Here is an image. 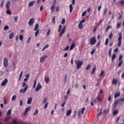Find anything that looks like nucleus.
I'll return each mask as SVG.
<instances>
[{"label": "nucleus", "mask_w": 124, "mask_h": 124, "mask_svg": "<svg viewBox=\"0 0 124 124\" xmlns=\"http://www.w3.org/2000/svg\"><path fill=\"white\" fill-rule=\"evenodd\" d=\"M118 34L119 37L117 40V41H118L117 45L118 47H121V46H122V41L123 39V36H122V32H119Z\"/></svg>", "instance_id": "obj_1"}, {"label": "nucleus", "mask_w": 124, "mask_h": 124, "mask_svg": "<svg viewBox=\"0 0 124 124\" xmlns=\"http://www.w3.org/2000/svg\"><path fill=\"white\" fill-rule=\"evenodd\" d=\"M74 62L77 65V69H79V68H81V66H82V65L83 64V60H81V61L80 60H78L75 61Z\"/></svg>", "instance_id": "obj_2"}, {"label": "nucleus", "mask_w": 124, "mask_h": 124, "mask_svg": "<svg viewBox=\"0 0 124 124\" xmlns=\"http://www.w3.org/2000/svg\"><path fill=\"white\" fill-rule=\"evenodd\" d=\"M85 110H86V108L83 107L80 109V110L78 111V116L79 119H81V115L84 114V112L85 111Z\"/></svg>", "instance_id": "obj_3"}, {"label": "nucleus", "mask_w": 124, "mask_h": 124, "mask_svg": "<svg viewBox=\"0 0 124 124\" xmlns=\"http://www.w3.org/2000/svg\"><path fill=\"white\" fill-rule=\"evenodd\" d=\"M91 45H94L96 43V38L95 37H92L90 40Z\"/></svg>", "instance_id": "obj_4"}, {"label": "nucleus", "mask_w": 124, "mask_h": 124, "mask_svg": "<svg viewBox=\"0 0 124 124\" xmlns=\"http://www.w3.org/2000/svg\"><path fill=\"white\" fill-rule=\"evenodd\" d=\"M3 64L4 67H7L8 66V59L7 58H4L3 59Z\"/></svg>", "instance_id": "obj_5"}, {"label": "nucleus", "mask_w": 124, "mask_h": 124, "mask_svg": "<svg viewBox=\"0 0 124 124\" xmlns=\"http://www.w3.org/2000/svg\"><path fill=\"white\" fill-rule=\"evenodd\" d=\"M40 89H42V86H41L40 83H38L37 84V87L35 89V92H38Z\"/></svg>", "instance_id": "obj_6"}, {"label": "nucleus", "mask_w": 124, "mask_h": 124, "mask_svg": "<svg viewBox=\"0 0 124 124\" xmlns=\"http://www.w3.org/2000/svg\"><path fill=\"white\" fill-rule=\"evenodd\" d=\"M93 101L94 102V103H99L101 100H100V98H99V96H97L95 99L93 100Z\"/></svg>", "instance_id": "obj_7"}, {"label": "nucleus", "mask_w": 124, "mask_h": 124, "mask_svg": "<svg viewBox=\"0 0 124 124\" xmlns=\"http://www.w3.org/2000/svg\"><path fill=\"white\" fill-rule=\"evenodd\" d=\"M8 83V79L5 78L1 83V86H4Z\"/></svg>", "instance_id": "obj_8"}, {"label": "nucleus", "mask_w": 124, "mask_h": 124, "mask_svg": "<svg viewBox=\"0 0 124 124\" xmlns=\"http://www.w3.org/2000/svg\"><path fill=\"white\" fill-rule=\"evenodd\" d=\"M120 102V99L115 100L113 103V107H117L118 106V104H119Z\"/></svg>", "instance_id": "obj_9"}, {"label": "nucleus", "mask_w": 124, "mask_h": 124, "mask_svg": "<svg viewBox=\"0 0 124 124\" xmlns=\"http://www.w3.org/2000/svg\"><path fill=\"white\" fill-rule=\"evenodd\" d=\"M31 110V107L29 106L28 108H26L25 110L23 113L24 116H26L28 114V112Z\"/></svg>", "instance_id": "obj_10"}, {"label": "nucleus", "mask_w": 124, "mask_h": 124, "mask_svg": "<svg viewBox=\"0 0 124 124\" xmlns=\"http://www.w3.org/2000/svg\"><path fill=\"white\" fill-rule=\"evenodd\" d=\"M46 58H48V56L47 55L43 56L40 59V62H43L45 61V59H46Z\"/></svg>", "instance_id": "obj_11"}, {"label": "nucleus", "mask_w": 124, "mask_h": 124, "mask_svg": "<svg viewBox=\"0 0 124 124\" xmlns=\"http://www.w3.org/2000/svg\"><path fill=\"white\" fill-rule=\"evenodd\" d=\"M65 29L66 27L65 26H64V27H63L60 34V37H62V34H63V33H64V32H65Z\"/></svg>", "instance_id": "obj_12"}, {"label": "nucleus", "mask_w": 124, "mask_h": 124, "mask_svg": "<svg viewBox=\"0 0 124 124\" xmlns=\"http://www.w3.org/2000/svg\"><path fill=\"white\" fill-rule=\"evenodd\" d=\"M33 23H34V19L33 18H31L29 21V25L32 26L33 25Z\"/></svg>", "instance_id": "obj_13"}, {"label": "nucleus", "mask_w": 124, "mask_h": 124, "mask_svg": "<svg viewBox=\"0 0 124 124\" xmlns=\"http://www.w3.org/2000/svg\"><path fill=\"white\" fill-rule=\"evenodd\" d=\"M45 82L46 84H49V82H50V78L49 77H45Z\"/></svg>", "instance_id": "obj_14"}, {"label": "nucleus", "mask_w": 124, "mask_h": 124, "mask_svg": "<svg viewBox=\"0 0 124 124\" xmlns=\"http://www.w3.org/2000/svg\"><path fill=\"white\" fill-rule=\"evenodd\" d=\"M112 85H117L118 84V79L113 78L112 81Z\"/></svg>", "instance_id": "obj_15"}, {"label": "nucleus", "mask_w": 124, "mask_h": 124, "mask_svg": "<svg viewBox=\"0 0 124 124\" xmlns=\"http://www.w3.org/2000/svg\"><path fill=\"white\" fill-rule=\"evenodd\" d=\"M69 8L70 10V13H72V11H73V5H72V4H70L69 5Z\"/></svg>", "instance_id": "obj_16"}, {"label": "nucleus", "mask_w": 124, "mask_h": 124, "mask_svg": "<svg viewBox=\"0 0 124 124\" xmlns=\"http://www.w3.org/2000/svg\"><path fill=\"white\" fill-rule=\"evenodd\" d=\"M32 101V97H30L27 100V104H31V102Z\"/></svg>", "instance_id": "obj_17"}, {"label": "nucleus", "mask_w": 124, "mask_h": 124, "mask_svg": "<svg viewBox=\"0 0 124 124\" xmlns=\"http://www.w3.org/2000/svg\"><path fill=\"white\" fill-rule=\"evenodd\" d=\"M121 95V93L120 92H117L114 94V98H117Z\"/></svg>", "instance_id": "obj_18"}, {"label": "nucleus", "mask_w": 124, "mask_h": 124, "mask_svg": "<svg viewBox=\"0 0 124 124\" xmlns=\"http://www.w3.org/2000/svg\"><path fill=\"white\" fill-rule=\"evenodd\" d=\"M74 48H75V43H73L70 46V51H71V50H73Z\"/></svg>", "instance_id": "obj_19"}, {"label": "nucleus", "mask_w": 124, "mask_h": 124, "mask_svg": "<svg viewBox=\"0 0 124 124\" xmlns=\"http://www.w3.org/2000/svg\"><path fill=\"white\" fill-rule=\"evenodd\" d=\"M23 73H24V72L23 71L21 72L19 77V78H18V82H20L21 81V78H22V76H23Z\"/></svg>", "instance_id": "obj_20"}, {"label": "nucleus", "mask_w": 124, "mask_h": 124, "mask_svg": "<svg viewBox=\"0 0 124 124\" xmlns=\"http://www.w3.org/2000/svg\"><path fill=\"white\" fill-rule=\"evenodd\" d=\"M118 114H119V110L117 109H115L113 113V116H117V115H118Z\"/></svg>", "instance_id": "obj_21"}, {"label": "nucleus", "mask_w": 124, "mask_h": 124, "mask_svg": "<svg viewBox=\"0 0 124 124\" xmlns=\"http://www.w3.org/2000/svg\"><path fill=\"white\" fill-rule=\"evenodd\" d=\"M116 58H117V55H116V54H115V53H113L112 55V58H111L112 62H113V61H114V60L116 59Z\"/></svg>", "instance_id": "obj_22"}, {"label": "nucleus", "mask_w": 124, "mask_h": 124, "mask_svg": "<svg viewBox=\"0 0 124 124\" xmlns=\"http://www.w3.org/2000/svg\"><path fill=\"white\" fill-rule=\"evenodd\" d=\"M47 48H49V45L47 44L42 49V52H43V51H45L46 49H47Z\"/></svg>", "instance_id": "obj_23"}, {"label": "nucleus", "mask_w": 124, "mask_h": 124, "mask_svg": "<svg viewBox=\"0 0 124 124\" xmlns=\"http://www.w3.org/2000/svg\"><path fill=\"white\" fill-rule=\"evenodd\" d=\"M11 4V3L10 2V1H9L6 4V8H7V9H8Z\"/></svg>", "instance_id": "obj_24"}, {"label": "nucleus", "mask_w": 124, "mask_h": 124, "mask_svg": "<svg viewBox=\"0 0 124 124\" xmlns=\"http://www.w3.org/2000/svg\"><path fill=\"white\" fill-rule=\"evenodd\" d=\"M34 4V1H32L30 2L29 3V7H31V6H33Z\"/></svg>", "instance_id": "obj_25"}, {"label": "nucleus", "mask_w": 124, "mask_h": 124, "mask_svg": "<svg viewBox=\"0 0 124 124\" xmlns=\"http://www.w3.org/2000/svg\"><path fill=\"white\" fill-rule=\"evenodd\" d=\"M39 25L38 23H36L35 25L34 31H37L38 30Z\"/></svg>", "instance_id": "obj_26"}, {"label": "nucleus", "mask_w": 124, "mask_h": 124, "mask_svg": "<svg viewBox=\"0 0 124 124\" xmlns=\"http://www.w3.org/2000/svg\"><path fill=\"white\" fill-rule=\"evenodd\" d=\"M27 91H28V85H26V86L23 89L22 93H25Z\"/></svg>", "instance_id": "obj_27"}, {"label": "nucleus", "mask_w": 124, "mask_h": 124, "mask_svg": "<svg viewBox=\"0 0 124 124\" xmlns=\"http://www.w3.org/2000/svg\"><path fill=\"white\" fill-rule=\"evenodd\" d=\"M72 112V111L71 110V109L68 110L66 113V116H70V115H71Z\"/></svg>", "instance_id": "obj_28"}, {"label": "nucleus", "mask_w": 124, "mask_h": 124, "mask_svg": "<svg viewBox=\"0 0 124 124\" xmlns=\"http://www.w3.org/2000/svg\"><path fill=\"white\" fill-rule=\"evenodd\" d=\"M78 28L79 30H82L83 29V24L80 22L78 24Z\"/></svg>", "instance_id": "obj_29"}, {"label": "nucleus", "mask_w": 124, "mask_h": 124, "mask_svg": "<svg viewBox=\"0 0 124 124\" xmlns=\"http://www.w3.org/2000/svg\"><path fill=\"white\" fill-rule=\"evenodd\" d=\"M13 36H14V33L12 32L9 36V39H12V38H13Z\"/></svg>", "instance_id": "obj_30"}, {"label": "nucleus", "mask_w": 124, "mask_h": 124, "mask_svg": "<svg viewBox=\"0 0 124 124\" xmlns=\"http://www.w3.org/2000/svg\"><path fill=\"white\" fill-rule=\"evenodd\" d=\"M51 12H54L55 11V6L52 5L50 8Z\"/></svg>", "instance_id": "obj_31"}, {"label": "nucleus", "mask_w": 124, "mask_h": 124, "mask_svg": "<svg viewBox=\"0 0 124 124\" xmlns=\"http://www.w3.org/2000/svg\"><path fill=\"white\" fill-rule=\"evenodd\" d=\"M36 83H37V80L36 79H35L34 80V84H33V88L34 89H35V87H36Z\"/></svg>", "instance_id": "obj_32"}, {"label": "nucleus", "mask_w": 124, "mask_h": 124, "mask_svg": "<svg viewBox=\"0 0 124 124\" xmlns=\"http://www.w3.org/2000/svg\"><path fill=\"white\" fill-rule=\"evenodd\" d=\"M121 26H122V23L121 22L117 23V29H120V28H121Z\"/></svg>", "instance_id": "obj_33"}, {"label": "nucleus", "mask_w": 124, "mask_h": 124, "mask_svg": "<svg viewBox=\"0 0 124 124\" xmlns=\"http://www.w3.org/2000/svg\"><path fill=\"white\" fill-rule=\"evenodd\" d=\"M101 82V80H100V79H97V84H96L97 87L98 86L99 84H100Z\"/></svg>", "instance_id": "obj_34"}, {"label": "nucleus", "mask_w": 124, "mask_h": 124, "mask_svg": "<svg viewBox=\"0 0 124 124\" xmlns=\"http://www.w3.org/2000/svg\"><path fill=\"white\" fill-rule=\"evenodd\" d=\"M95 70H96V67L94 66V67L93 68V71H92V75H93V73H95Z\"/></svg>", "instance_id": "obj_35"}, {"label": "nucleus", "mask_w": 124, "mask_h": 124, "mask_svg": "<svg viewBox=\"0 0 124 124\" xmlns=\"http://www.w3.org/2000/svg\"><path fill=\"white\" fill-rule=\"evenodd\" d=\"M112 37H113V33L111 32L108 35V38L109 39H112Z\"/></svg>", "instance_id": "obj_36"}, {"label": "nucleus", "mask_w": 124, "mask_h": 124, "mask_svg": "<svg viewBox=\"0 0 124 124\" xmlns=\"http://www.w3.org/2000/svg\"><path fill=\"white\" fill-rule=\"evenodd\" d=\"M17 97V96L16 95H14L12 97V101H14V100H16V98Z\"/></svg>", "instance_id": "obj_37"}, {"label": "nucleus", "mask_w": 124, "mask_h": 124, "mask_svg": "<svg viewBox=\"0 0 124 124\" xmlns=\"http://www.w3.org/2000/svg\"><path fill=\"white\" fill-rule=\"evenodd\" d=\"M38 114V109H36L33 113V115H37Z\"/></svg>", "instance_id": "obj_38"}, {"label": "nucleus", "mask_w": 124, "mask_h": 124, "mask_svg": "<svg viewBox=\"0 0 124 124\" xmlns=\"http://www.w3.org/2000/svg\"><path fill=\"white\" fill-rule=\"evenodd\" d=\"M62 25H59V27L58 29V32H61V31H62Z\"/></svg>", "instance_id": "obj_39"}, {"label": "nucleus", "mask_w": 124, "mask_h": 124, "mask_svg": "<svg viewBox=\"0 0 124 124\" xmlns=\"http://www.w3.org/2000/svg\"><path fill=\"white\" fill-rule=\"evenodd\" d=\"M119 62H124V60H123V55H120L119 56Z\"/></svg>", "instance_id": "obj_40"}, {"label": "nucleus", "mask_w": 124, "mask_h": 124, "mask_svg": "<svg viewBox=\"0 0 124 124\" xmlns=\"http://www.w3.org/2000/svg\"><path fill=\"white\" fill-rule=\"evenodd\" d=\"M11 112H12L11 109H9L7 112V115L8 116L11 115Z\"/></svg>", "instance_id": "obj_41"}, {"label": "nucleus", "mask_w": 124, "mask_h": 124, "mask_svg": "<svg viewBox=\"0 0 124 124\" xmlns=\"http://www.w3.org/2000/svg\"><path fill=\"white\" fill-rule=\"evenodd\" d=\"M109 43V39L107 38L106 40V42L105 43V45H108V44Z\"/></svg>", "instance_id": "obj_42"}, {"label": "nucleus", "mask_w": 124, "mask_h": 124, "mask_svg": "<svg viewBox=\"0 0 124 124\" xmlns=\"http://www.w3.org/2000/svg\"><path fill=\"white\" fill-rule=\"evenodd\" d=\"M124 61H119V63L118 64V67H121L122 66V64H123V62Z\"/></svg>", "instance_id": "obj_43"}, {"label": "nucleus", "mask_w": 124, "mask_h": 124, "mask_svg": "<svg viewBox=\"0 0 124 124\" xmlns=\"http://www.w3.org/2000/svg\"><path fill=\"white\" fill-rule=\"evenodd\" d=\"M110 29H112V26H108V27L106 28V31H108V30H110Z\"/></svg>", "instance_id": "obj_44"}, {"label": "nucleus", "mask_w": 124, "mask_h": 124, "mask_svg": "<svg viewBox=\"0 0 124 124\" xmlns=\"http://www.w3.org/2000/svg\"><path fill=\"white\" fill-rule=\"evenodd\" d=\"M3 3H4V0H2V2L0 4V7L1 8H2V7H3Z\"/></svg>", "instance_id": "obj_45"}, {"label": "nucleus", "mask_w": 124, "mask_h": 124, "mask_svg": "<svg viewBox=\"0 0 124 124\" xmlns=\"http://www.w3.org/2000/svg\"><path fill=\"white\" fill-rule=\"evenodd\" d=\"M86 14H87V11H85L81 15L82 17L86 16Z\"/></svg>", "instance_id": "obj_46"}, {"label": "nucleus", "mask_w": 124, "mask_h": 124, "mask_svg": "<svg viewBox=\"0 0 124 124\" xmlns=\"http://www.w3.org/2000/svg\"><path fill=\"white\" fill-rule=\"evenodd\" d=\"M6 30H9V27L7 25L5 26L4 27V30L6 31Z\"/></svg>", "instance_id": "obj_47"}, {"label": "nucleus", "mask_w": 124, "mask_h": 124, "mask_svg": "<svg viewBox=\"0 0 124 124\" xmlns=\"http://www.w3.org/2000/svg\"><path fill=\"white\" fill-rule=\"evenodd\" d=\"M39 33V29L36 32H35V36H37V35H38V34Z\"/></svg>", "instance_id": "obj_48"}, {"label": "nucleus", "mask_w": 124, "mask_h": 124, "mask_svg": "<svg viewBox=\"0 0 124 124\" xmlns=\"http://www.w3.org/2000/svg\"><path fill=\"white\" fill-rule=\"evenodd\" d=\"M112 53V48H110L108 51V55L109 57H111V54Z\"/></svg>", "instance_id": "obj_49"}, {"label": "nucleus", "mask_w": 124, "mask_h": 124, "mask_svg": "<svg viewBox=\"0 0 124 124\" xmlns=\"http://www.w3.org/2000/svg\"><path fill=\"white\" fill-rule=\"evenodd\" d=\"M90 68H91V65L88 64L86 68V70H89V69H90Z\"/></svg>", "instance_id": "obj_50"}, {"label": "nucleus", "mask_w": 124, "mask_h": 124, "mask_svg": "<svg viewBox=\"0 0 124 124\" xmlns=\"http://www.w3.org/2000/svg\"><path fill=\"white\" fill-rule=\"evenodd\" d=\"M23 39H24V36H23V35L20 34L19 35V40H23Z\"/></svg>", "instance_id": "obj_51"}, {"label": "nucleus", "mask_w": 124, "mask_h": 124, "mask_svg": "<svg viewBox=\"0 0 124 124\" xmlns=\"http://www.w3.org/2000/svg\"><path fill=\"white\" fill-rule=\"evenodd\" d=\"M7 14H9V15H11V11L9 10V9H8V10L6 11Z\"/></svg>", "instance_id": "obj_52"}, {"label": "nucleus", "mask_w": 124, "mask_h": 124, "mask_svg": "<svg viewBox=\"0 0 124 124\" xmlns=\"http://www.w3.org/2000/svg\"><path fill=\"white\" fill-rule=\"evenodd\" d=\"M48 103H46L44 106V109H47V107H48Z\"/></svg>", "instance_id": "obj_53"}, {"label": "nucleus", "mask_w": 124, "mask_h": 124, "mask_svg": "<svg viewBox=\"0 0 124 124\" xmlns=\"http://www.w3.org/2000/svg\"><path fill=\"white\" fill-rule=\"evenodd\" d=\"M120 3L121 5H124V0H121L120 1Z\"/></svg>", "instance_id": "obj_54"}, {"label": "nucleus", "mask_w": 124, "mask_h": 124, "mask_svg": "<svg viewBox=\"0 0 124 124\" xmlns=\"http://www.w3.org/2000/svg\"><path fill=\"white\" fill-rule=\"evenodd\" d=\"M65 23V19L62 18L61 24H62V25H63V24H64Z\"/></svg>", "instance_id": "obj_55"}, {"label": "nucleus", "mask_w": 124, "mask_h": 124, "mask_svg": "<svg viewBox=\"0 0 124 124\" xmlns=\"http://www.w3.org/2000/svg\"><path fill=\"white\" fill-rule=\"evenodd\" d=\"M4 122L5 123H8V124H9L10 122H9V119H8V118H6L5 120H4Z\"/></svg>", "instance_id": "obj_56"}, {"label": "nucleus", "mask_w": 124, "mask_h": 124, "mask_svg": "<svg viewBox=\"0 0 124 124\" xmlns=\"http://www.w3.org/2000/svg\"><path fill=\"white\" fill-rule=\"evenodd\" d=\"M75 87L76 89H78V88H79V84H78V83H75Z\"/></svg>", "instance_id": "obj_57"}, {"label": "nucleus", "mask_w": 124, "mask_h": 124, "mask_svg": "<svg viewBox=\"0 0 124 124\" xmlns=\"http://www.w3.org/2000/svg\"><path fill=\"white\" fill-rule=\"evenodd\" d=\"M102 75H104V71H102L101 72V73H100V74L99 75V77H101V76H102Z\"/></svg>", "instance_id": "obj_58"}, {"label": "nucleus", "mask_w": 124, "mask_h": 124, "mask_svg": "<svg viewBox=\"0 0 124 124\" xmlns=\"http://www.w3.org/2000/svg\"><path fill=\"white\" fill-rule=\"evenodd\" d=\"M56 20V16H54L53 18H52V21L53 22V24H55V20Z\"/></svg>", "instance_id": "obj_59"}, {"label": "nucleus", "mask_w": 124, "mask_h": 124, "mask_svg": "<svg viewBox=\"0 0 124 124\" xmlns=\"http://www.w3.org/2000/svg\"><path fill=\"white\" fill-rule=\"evenodd\" d=\"M101 43V42L100 41L98 42V43L96 45V47H99V46L100 45Z\"/></svg>", "instance_id": "obj_60"}, {"label": "nucleus", "mask_w": 124, "mask_h": 124, "mask_svg": "<svg viewBox=\"0 0 124 124\" xmlns=\"http://www.w3.org/2000/svg\"><path fill=\"white\" fill-rule=\"evenodd\" d=\"M107 8H106L105 9V10H104V13H103V15H105L106 14V13H107Z\"/></svg>", "instance_id": "obj_61"}, {"label": "nucleus", "mask_w": 124, "mask_h": 124, "mask_svg": "<svg viewBox=\"0 0 124 124\" xmlns=\"http://www.w3.org/2000/svg\"><path fill=\"white\" fill-rule=\"evenodd\" d=\"M15 22L16 23H17V21H18V17L17 16H15L14 18Z\"/></svg>", "instance_id": "obj_62"}, {"label": "nucleus", "mask_w": 124, "mask_h": 124, "mask_svg": "<svg viewBox=\"0 0 124 124\" xmlns=\"http://www.w3.org/2000/svg\"><path fill=\"white\" fill-rule=\"evenodd\" d=\"M120 99V101H121V102H124V98H120V99Z\"/></svg>", "instance_id": "obj_63"}, {"label": "nucleus", "mask_w": 124, "mask_h": 124, "mask_svg": "<svg viewBox=\"0 0 124 124\" xmlns=\"http://www.w3.org/2000/svg\"><path fill=\"white\" fill-rule=\"evenodd\" d=\"M121 78H122V79H124V72L123 73V74H122Z\"/></svg>", "instance_id": "obj_64"}]
</instances>
